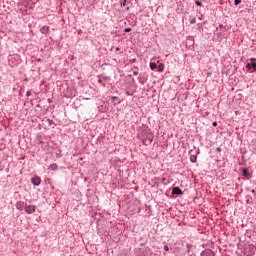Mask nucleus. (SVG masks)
I'll list each match as a JSON object with an SVG mask.
<instances>
[{
	"label": "nucleus",
	"mask_w": 256,
	"mask_h": 256,
	"mask_svg": "<svg viewBox=\"0 0 256 256\" xmlns=\"http://www.w3.org/2000/svg\"><path fill=\"white\" fill-rule=\"evenodd\" d=\"M98 83H101L102 87H107V84L103 83V80L101 79V76H98Z\"/></svg>",
	"instance_id": "nucleus-15"
},
{
	"label": "nucleus",
	"mask_w": 256,
	"mask_h": 256,
	"mask_svg": "<svg viewBox=\"0 0 256 256\" xmlns=\"http://www.w3.org/2000/svg\"><path fill=\"white\" fill-rule=\"evenodd\" d=\"M111 99H112V101H114V100H117L119 98L117 96H112Z\"/></svg>",
	"instance_id": "nucleus-28"
},
{
	"label": "nucleus",
	"mask_w": 256,
	"mask_h": 256,
	"mask_svg": "<svg viewBox=\"0 0 256 256\" xmlns=\"http://www.w3.org/2000/svg\"><path fill=\"white\" fill-rule=\"evenodd\" d=\"M129 9H131L129 6H128V7H126V11H129Z\"/></svg>",
	"instance_id": "nucleus-33"
},
{
	"label": "nucleus",
	"mask_w": 256,
	"mask_h": 256,
	"mask_svg": "<svg viewBox=\"0 0 256 256\" xmlns=\"http://www.w3.org/2000/svg\"><path fill=\"white\" fill-rule=\"evenodd\" d=\"M102 81H111V77L109 76H100Z\"/></svg>",
	"instance_id": "nucleus-13"
},
{
	"label": "nucleus",
	"mask_w": 256,
	"mask_h": 256,
	"mask_svg": "<svg viewBox=\"0 0 256 256\" xmlns=\"http://www.w3.org/2000/svg\"><path fill=\"white\" fill-rule=\"evenodd\" d=\"M149 67H150L151 71H155V69H157V63L150 62L149 63Z\"/></svg>",
	"instance_id": "nucleus-12"
},
{
	"label": "nucleus",
	"mask_w": 256,
	"mask_h": 256,
	"mask_svg": "<svg viewBox=\"0 0 256 256\" xmlns=\"http://www.w3.org/2000/svg\"><path fill=\"white\" fill-rule=\"evenodd\" d=\"M26 97H31V91H30V90H28V91L26 92Z\"/></svg>",
	"instance_id": "nucleus-25"
},
{
	"label": "nucleus",
	"mask_w": 256,
	"mask_h": 256,
	"mask_svg": "<svg viewBox=\"0 0 256 256\" xmlns=\"http://www.w3.org/2000/svg\"><path fill=\"white\" fill-rule=\"evenodd\" d=\"M48 124L51 126V125H55V121L51 120V119H48Z\"/></svg>",
	"instance_id": "nucleus-22"
},
{
	"label": "nucleus",
	"mask_w": 256,
	"mask_h": 256,
	"mask_svg": "<svg viewBox=\"0 0 256 256\" xmlns=\"http://www.w3.org/2000/svg\"><path fill=\"white\" fill-rule=\"evenodd\" d=\"M41 33H43V35H47V33H49V26H43L40 29Z\"/></svg>",
	"instance_id": "nucleus-11"
},
{
	"label": "nucleus",
	"mask_w": 256,
	"mask_h": 256,
	"mask_svg": "<svg viewBox=\"0 0 256 256\" xmlns=\"http://www.w3.org/2000/svg\"><path fill=\"white\" fill-rule=\"evenodd\" d=\"M15 207L18 211H23L24 207H25V202L23 201H17L15 204Z\"/></svg>",
	"instance_id": "nucleus-7"
},
{
	"label": "nucleus",
	"mask_w": 256,
	"mask_h": 256,
	"mask_svg": "<svg viewBox=\"0 0 256 256\" xmlns=\"http://www.w3.org/2000/svg\"><path fill=\"white\" fill-rule=\"evenodd\" d=\"M172 195H183V190L179 187H173L172 188Z\"/></svg>",
	"instance_id": "nucleus-8"
},
{
	"label": "nucleus",
	"mask_w": 256,
	"mask_h": 256,
	"mask_svg": "<svg viewBox=\"0 0 256 256\" xmlns=\"http://www.w3.org/2000/svg\"><path fill=\"white\" fill-rule=\"evenodd\" d=\"M195 5H197V7H203V3H201L199 0L195 1Z\"/></svg>",
	"instance_id": "nucleus-18"
},
{
	"label": "nucleus",
	"mask_w": 256,
	"mask_h": 256,
	"mask_svg": "<svg viewBox=\"0 0 256 256\" xmlns=\"http://www.w3.org/2000/svg\"><path fill=\"white\" fill-rule=\"evenodd\" d=\"M142 142L144 145H151V143H153V134L148 133L142 138Z\"/></svg>",
	"instance_id": "nucleus-2"
},
{
	"label": "nucleus",
	"mask_w": 256,
	"mask_h": 256,
	"mask_svg": "<svg viewBox=\"0 0 256 256\" xmlns=\"http://www.w3.org/2000/svg\"><path fill=\"white\" fill-rule=\"evenodd\" d=\"M164 251H169V246L168 245H164Z\"/></svg>",
	"instance_id": "nucleus-26"
},
{
	"label": "nucleus",
	"mask_w": 256,
	"mask_h": 256,
	"mask_svg": "<svg viewBox=\"0 0 256 256\" xmlns=\"http://www.w3.org/2000/svg\"><path fill=\"white\" fill-rule=\"evenodd\" d=\"M37 61H38V63H41L42 60H41V58H38Z\"/></svg>",
	"instance_id": "nucleus-32"
},
{
	"label": "nucleus",
	"mask_w": 256,
	"mask_h": 256,
	"mask_svg": "<svg viewBox=\"0 0 256 256\" xmlns=\"http://www.w3.org/2000/svg\"><path fill=\"white\" fill-rule=\"evenodd\" d=\"M189 155L191 163H197V154H193V150H190Z\"/></svg>",
	"instance_id": "nucleus-9"
},
{
	"label": "nucleus",
	"mask_w": 256,
	"mask_h": 256,
	"mask_svg": "<svg viewBox=\"0 0 256 256\" xmlns=\"http://www.w3.org/2000/svg\"><path fill=\"white\" fill-rule=\"evenodd\" d=\"M138 81H139V83H140L141 85H145V82H143V78L138 77Z\"/></svg>",
	"instance_id": "nucleus-20"
},
{
	"label": "nucleus",
	"mask_w": 256,
	"mask_h": 256,
	"mask_svg": "<svg viewBox=\"0 0 256 256\" xmlns=\"http://www.w3.org/2000/svg\"><path fill=\"white\" fill-rule=\"evenodd\" d=\"M234 5L237 7V5H241V0H234Z\"/></svg>",
	"instance_id": "nucleus-19"
},
{
	"label": "nucleus",
	"mask_w": 256,
	"mask_h": 256,
	"mask_svg": "<svg viewBox=\"0 0 256 256\" xmlns=\"http://www.w3.org/2000/svg\"><path fill=\"white\" fill-rule=\"evenodd\" d=\"M156 69H158L159 73H163V71H165V64L160 63Z\"/></svg>",
	"instance_id": "nucleus-10"
},
{
	"label": "nucleus",
	"mask_w": 256,
	"mask_h": 256,
	"mask_svg": "<svg viewBox=\"0 0 256 256\" xmlns=\"http://www.w3.org/2000/svg\"><path fill=\"white\" fill-rule=\"evenodd\" d=\"M189 21H190V24L193 25V24L197 23V18L196 17H192V18H190Z\"/></svg>",
	"instance_id": "nucleus-14"
},
{
	"label": "nucleus",
	"mask_w": 256,
	"mask_h": 256,
	"mask_svg": "<svg viewBox=\"0 0 256 256\" xmlns=\"http://www.w3.org/2000/svg\"><path fill=\"white\" fill-rule=\"evenodd\" d=\"M251 63L246 64V71L249 73L256 72V58H250Z\"/></svg>",
	"instance_id": "nucleus-1"
},
{
	"label": "nucleus",
	"mask_w": 256,
	"mask_h": 256,
	"mask_svg": "<svg viewBox=\"0 0 256 256\" xmlns=\"http://www.w3.org/2000/svg\"><path fill=\"white\" fill-rule=\"evenodd\" d=\"M213 127H217V122L212 123Z\"/></svg>",
	"instance_id": "nucleus-31"
},
{
	"label": "nucleus",
	"mask_w": 256,
	"mask_h": 256,
	"mask_svg": "<svg viewBox=\"0 0 256 256\" xmlns=\"http://www.w3.org/2000/svg\"><path fill=\"white\" fill-rule=\"evenodd\" d=\"M242 175L245 177V179H251V177H253V175L249 172V168H243Z\"/></svg>",
	"instance_id": "nucleus-6"
},
{
	"label": "nucleus",
	"mask_w": 256,
	"mask_h": 256,
	"mask_svg": "<svg viewBox=\"0 0 256 256\" xmlns=\"http://www.w3.org/2000/svg\"><path fill=\"white\" fill-rule=\"evenodd\" d=\"M116 51H119V47L116 48Z\"/></svg>",
	"instance_id": "nucleus-35"
},
{
	"label": "nucleus",
	"mask_w": 256,
	"mask_h": 256,
	"mask_svg": "<svg viewBox=\"0 0 256 256\" xmlns=\"http://www.w3.org/2000/svg\"><path fill=\"white\" fill-rule=\"evenodd\" d=\"M200 256H215V252L211 249H205L200 253Z\"/></svg>",
	"instance_id": "nucleus-5"
},
{
	"label": "nucleus",
	"mask_w": 256,
	"mask_h": 256,
	"mask_svg": "<svg viewBox=\"0 0 256 256\" xmlns=\"http://www.w3.org/2000/svg\"><path fill=\"white\" fill-rule=\"evenodd\" d=\"M137 61V59L133 58L130 60V63H135Z\"/></svg>",
	"instance_id": "nucleus-29"
},
{
	"label": "nucleus",
	"mask_w": 256,
	"mask_h": 256,
	"mask_svg": "<svg viewBox=\"0 0 256 256\" xmlns=\"http://www.w3.org/2000/svg\"><path fill=\"white\" fill-rule=\"evenodd\" d=\"M129 32H131V28H125L124 29V33H129Z\"/></svg>",
	"instance_id": "nucleus-24"
},
{
	"label": "nucleus",
	"mask_w": 256,
	"mask_h": 256,
	"mask_svg": "<svg viewBox=\"0 0 256 256\" xmlns=\"http://www.w3.org/2000/svg\"><path fill=\"white\" fill-rule=\"evenodd\" d=\"M50 169H51L52 171H57V164H51V165H50Z\"/></svg>",
	"instance_id": "nucleus-16"
},
{
	"label": "nucleus",
	"mask_w": 256,
	"mask_h": 256,
	"mask_svg": "<svg viewBox=\"0 0 256 256\" xmlns=\"http://www.w3.org/2000/svg\"><path fill=\"white\" fill-rule=\"evenodd\" d=\"M31 183L34 185V187H39L41 185V177L34 176L31 178Z\"/></svg>",
	"instance_id": "nucleus-4"
},
{
	"label": "nucleus",
	"mask_w": 256,
	"mask_h": 256,
	"mask_svg": "<svg viewBox=\"0 0 256 256\" xmlns=\"http://www.w3.org/2000/svg\"><path fill=\"white\" fill-rule=\"evenodd\" d=\"M120 6L121 7H125V5H127V0H120Z\"/></svg>",
	"instance_id": "nucleus-17"
},
{
	"label": "nucleus",
	"mask_w": 256,
	"mask_h": 256,
	"mask_svg": "<svg viewBox=\"0 0 256 256\" xmlns=\"http://www.w3.org/2000/svg\"><path fill=\"white\" fill-rule=\"evenodd\" d=\"M126 95H127L128 97H132L133 92H131V91H126Z\"/></svg>",
	"instance_id": "nucleus-23"
},
{
	"label": "nucleus",
	"mask_w": 256,
	"mask_h": 256,
	"mask_svg": "<svg viewBox=\"0 0 256 256\" xmlns=\"http://www.w3.org/2000/svg\"><path fill=\"white\" fill-rule=\"evenodd\" d=\"M191 247H193V245H191V244H186V249H187V252L189 253V249H191Z\"/></svg>",
	"instance_id": "nucleus-21"
},
{
	"label": "nucleus",
	"mask_w": 256,
	"mask_h": 256,
	"mask_svg": "<svg viewBox=\"0 0 256 256\" xmlns=\"http://www.w3.org/2000/svg\"><path fill=\"white\" fill-rule=\"evenodd\" d=\"M219 27H223V24H220Z\"/></svg>",
	"instance_id": "nucleus-34"
},
{
	"label": "nucleus",
	"mask_w": 256,
	"mask_h": 256,
	"mask_svg": "<svg viewBox=\"0 0 256 256\" xmlns=\"http://www.w3.org/2000/svg\"><path fill=\"white\" fill-rule=\"evenodd\" d=\"M133 75H139V72L138 71H134Z\"/></svg>",
	"instance_id": "nucleus-30"
},
{
	"label": "nucleus",
	"mask_w": 256,
	"mask_h": 256,
	"mask_svg": "<svg viewBox=\"0 0 256 256\" xmlns=\"http://www.w3.org/2000/svg\"><path fill=\"white\" fill-rule=\"evenodd\" d=\"M36 210L37 207H35L34 205H27L24 207V211L25 213H27V215H33V213H35Z\"/></svg>",
	"instance_id": "nucleus-3"
},
{
	"label": "nucleus",
	"mask_w": 256,
	"mask_h": 256,
	"mask_svg": "<svg viewBox=\"0 0 256 256\" xmlns=\"http://www.w3.org/2000/svg\"><path fill=\"white\" fill-rule=\"evenodd\" d=\"M121 103V101L118 102V104Z\"/></svg>",
	"instance_id": "nucleus-36"
},
{
	"label": "nucleus",
	"mask_w": 256,
	"mask_h": 256,
	"mask_svg": "<svg viewBox=\"0 0 256 256\" xmlns=\"http://www.w3.org/2000/svg\"><path fill=\"white\" fill-rule=\"evenodd\" d=\"M199 153H201V149L198 148V149L196 150L195 155H199Z\"/></svg>",
	"instance_id": "nucleus-27"
}]
</instances>
